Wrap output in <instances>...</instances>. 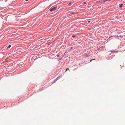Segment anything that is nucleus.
<instances>
[{"instance_id":"obj_1","label":"nucleus","mask_w":125,"mask_h":125,"mask_svg":"<svg viewBox=\"0 0 125 125\" xmlns=\"http://www.w3.org/2000/svg\"><path fill=\"white\" fill-rule=\"evenodd\" d=\"M57 8V7H55L52 8L50 9V10L51 11H54Z\"/></svg>"},{"instance_id":"obj_2","label":"nucleus","mask_w":125,"mask_h":125,"mask_svg":"<svg viewBox=\"0 0 125 125\" xmlns=\"http://www.w3.org/2000/svg\"><path fill=\"white\" fill-rule=\"evenodd\" d=\"M77 13V12H71V14H76Z\"/></svg>"},{"instance_id":"obj_3","label":"nucleus","mask_w":125,"mask_h":125,"mask_svg":"<svg viewBox=\"0 0 125 125\" xmlns=\"http://www.w3.org/2000/svg\"><path fill=\"white\" fill-rule=\"evenodd\" d=\"M123 5V4H121L120 5V6H119V7H121Z\"/></svg>"},{"instance_id":"obj_4","label":"nucleus","mask_w":125,"mask_h":125,"mask_svg":"<svg viewBox=\"0 0 125 125\" xmlns=\"http://www.w3.org/2000/svg\"><path fill=\"white\" fill-rule=\"evenodd\" d=\"M11 46V45H9L8 47L7 48H10Z\"/></svg>"},{"instance_id":"obj_5","label":"nucleus","mask_w":125,"mask_h":125,"mask_svg":"<svg viewBox=\"0 0 125 125\" xmlns=\"http://www.w3.org/2000/svg\"><path fill=\"white\" fill-rule=\"evenodd\" d=\"M69 70V68H68L66 69V71H67V70Z\"/></svg>"},{"instance_id":"obj_6","label":"nucleus","mask_w":125,"mask_h":125,"mask_svg":"<svg viewBox=\"0 0 125 125\" xmlns=\"http://www.w3.org/2000/svg\"><path fill=\"white\" fill-rule=\"evenodd\" d=\"M95 60V59H91L90 60V62H91L92 60Z\"/></svg>"},{"instance_id":"obj_7","label":"nucleus","mask_w":125,"mask_h":125,"mask_svg":"<svg viewBox=\"0 0 125 125\" xmlns=\"http://www.w3.org/2000/svg\"><path fill=\"white\" fill-rule=\"evenodd\" d=\"M90 22V21H89H89H88V23H89V22Z\"/></svg>"},{"instance_id":"obj_8","label":"nucleus","mask_w":125,"mask_h":125,"mask_svg":"<svg viewBox=\"0 0 125 125\" xmlns=\"http://www.w3.org/2000/svg\"><path fill=\"white\" fill-rule=\"evenodd\" d=\"M83 3H84V4H86V2H83Z\"/></svg>"},{"instance_id":"obj_9","label":"nucleus","mask_w":125,"mask_h":125,"mask_svg":"<svg viewBox=\"0 0 125 125\" xmlns=\"http://www.w3.org/2000/svg\"><path fill=\"white\" fill-rule=\"evenodd\" d=\"M59 55H57V57H59Z\"/></svg>"},{"instance_id":"obj_10","label":"nucleus","mask_w":125,"mask_h":125,"mask_svg":"<svg viewBox=\"0 0 125 125\" xmlns=\"http://www.w3.org/2000/svg\"><path fill=\"white\" fill-rule=\"evenodd\" d=\"M62 58H60L59 60H58V61L60 60L61 59H62Z\"/></svg>"},{"instance_id":"obj_11","label":"nucleus","mask_w":125,"mask_h":125,"mask_svg":"<svg viewBox=\"0 0 125 125\" xmlns=\"http://www.w3.org/2000/svg\"><path fill=\"white\" fill-rule=\"evenodd\" d=\"M107 0H105V1H104V2H106V1H107Z\"/></svg>"},{"instance_id":"obj_12","label":"nucleus","mask_w":125,"mask_h":125,"mask_svg":"<svg viewBox=\"0 0 125 125\" xmlns=\"http://www.w3.org/2000/svg\"><path fill=\"white\" fill-rule=\"evenodd\" d=\"M75 36L74 35H73V36H72V37H74Z\"/></svg>"},{"instance_id":"obj_13","label":"nucleus","mask_w":125,"mask_h":125,"mask_svg":"<svg viewBox=\"0 0 125 125\" xmlns=\"http://www.w3.org/2000/svg\"><path fill=\"white\" fill-rule=\"evenodd\" d=\"M71 2H70V3L68 4H69V5L70 4H71Z\"/></svg>"},{"instance_id":"obj_14","label":"nucleus","mask_w":125,"mask_h":125,"mask_svg":"<svg viewBox=\"0 0 125 125\" xmlns=\"http://www.w3.org/2000/svg\"><path fill=\"white\" fill-rule=\"evenodd\" d=\"M28 0H25L26 1H27Z\"/></svg>"}]
</instances>
